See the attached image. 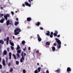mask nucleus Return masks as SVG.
I'll return each instance as SVG.
<instances>
[{"label":"nucleus","instance_id":"obj_1","mask_svg":"<svg viewBox=\"0 0 73 73\" xmlns=\"http://www.w3.org/2000/svg\"><path fill=\"white\" fill-rule=\"evenodd\" d=\"M21 55H22V57L20 59V62H23V61H24L25 60L24 57V53H23V52H22L21 53Z\"/></svg>","mask_w":73,"mask_h":73},{"label":"nucleus","instance_id":"obj_2","mask_svg":"<svg viewBox=\"0 0 73 73\" xmlns=\"http://www.w3.org/2000/svg\"><path fill=\"white\" fill-rule=\"evenodd\" d=\"M10 17V15L9 14H6L5 15H4V17L5 19L6 20H7L8 19V17Z\"/></svg>","mask_w":73,"mask_h":73},{"label":"nucleus","instance_id":"obj_3","mask_svg":"<svg viewBox=\"0 0 73 73\" xmlns=\"http://www.w3.org/2000/svg\"><path fill=\"white\" fill-rule=\"evenodd\" d=\"M55 40L56 41V42L58 44H61V41H60V40H59V39H58L57 38H56L55 39Z\"/></svg>","mask_w":73,"mask_h":73},{"label":"nucleus","instance_id":"obj_4","mask_svg":"<svg viewBox=\"0 0 73 73\" xmlns=\"http://www.w3.org/2000/svg\"><path fill=\"white\" fill-rule=\"evenodd\" d=\"M24 3L26 6H28L29 7H31V4H29V3L27 2H25Z\"/></svg>","mask_w":73,"mask_h":73},{"label":"nucleus","instance_id":"obj_5","mask_svg":"<svg viewBox=\"0 0 73 73\" xmlns=\"http://www.w3.org/2000/svg\"><path fill=\"white\" fill-rule=\"evenodd\" d=\"M14 32H21V29L19 28H17L15 30Z\"/></svg>","mask_w":73,"mask_h":73},{"label":"nucleus","instance_id":"obj_6","mask_svg":"<svg viewBox=\"0 0 73 73\" xmlns=\"http://www.w3.org/2000/svg\"><path fill=\"white\" fill-rule=\"evenodd\" d=\"M61 71V70L60 68H58L57 70L54 71L55 72H56V73H60V71Z\"/></svg>","mask_w":73,"mask_h":73},{"label":"nucleus","instance_id":"obj_7","mask_svg":"<svg viewBox=\"0 0 73 73\" xmlns=\"http://www.w3.org/2000/svg\"><path fill=\"white\" fill-rule=\"evenodd\" d=\"M72 71V70L70 67H68L67 69V72H71Z\"/></svg>","mask_w":73,"mask_h":73},{"label":"nucleus","instance_id":"obj_8","mask_svg":"<svg viewBox=\"0 0 73 73\" xmlns=\"http://www.w3.org/2000/svg\"><path fill=\"white\" fill-rule=\"evenodd\" d=\"M4 21H5V19H4V18H3V19H1L0 20V23H3Z\"/></svg>","mask_w":73,"mask_h":73},{"label":"nucleus","instance_id":"obj_9","mask_svg":"<svg viewBox=\"0 0 73 73\" xmlns=\"http://www.w3.org/2000/svg\"><path fill=\"white\" fill-rule=\"evenodd\" d=\"M9 41V44H11V46H14V43H13L12 42H11L12 41L11 40H10Z\"/></svg>","mask_w":73,"mask_h":73},{"label":"nucleus","instance_id":"obj_10","mask_svg":"<svg viewBox=\"0 0 73 73\" xmlns=\"http://www.w3.org/2000/svg\"><path fill=\"white\" fill-rule=\"evenodd\" d=\"M3 54L4 55H7V51L6 50H4L3 52Z\"/></svg>","mask_w":73,"mask_h":73},{"label":"nucleus","instance_id":"obj_11","mask_svg":"<svg viewBox=\"0 0 73 73\" xmlns=\"http://www.w3.org/2000/svg\"><path fill=\"white\" fill-rule=\"evenodd\" d=\"M9 23H10V21L8 20L6 22V25L7 26H8L9 24Z\"/></svg>","mask_w":73,"mask_h":73},{"label":"nucleus","instance_id":"obj_12","mask_svg":"<svg viewBox=\"0 0 73 73\" xmlns=\"http://www.w3.org/2000/svg\"><path fill=\"white\" fill-rule=\"evenodd\" d=\"M31 20L32 19L29 17L27 18V20L28 21H31Z\"/></svg>","mask_w":73,"mask_h":73},{"label":"nucleus","instance_id":"obj_13","mask_svg":"<svg viewBox=\"0 0 73 73\" xmlns=\"http://www.w3.org/2000/svg\"><path fill=\"white\" fill-rule=\"evenodd\" d=\"M47 33H46V35L47 36H49L50 35V32H49V31H47Z\"/></svg>","mask_w":73,"mask_h":73},{"label":"nucleus","instance_id":"obj_14","mask_svg":"<svg viewBox=\"0 0 73 73\" xmlns=\"http://www.w3.org/2000/svg\"><path fill=\"white\" fill-rule=\"evenodd\" d=\"M19 24V22L18 21H17L15 22V26H17V25Z\"/></svg>","mask_w":73,"mask_h":73},{"label":"nucleus","instance_id":"obj_15","mask_svg":"<svg viewBox=\"0 0 73 73\" xmlns=\"http://www.w3.org/2000/svg\"><path fill=\"white\" fill-rule=\"evenodd\" d=\"M9 59L10 60H11V56L12 55V53H11V52H9Z\"/></svg>","mask_w":73,"mask_h":73},{"label":"nucleus","instance_id":"obj_16","mask_svg":"<svg viewBox=\"0 0 73 73\" xmlns=\"http://www.w3.org/2000/svg\"><path fill=\"white\" fill-rule=\"evenodd\" d=\"M4 42L3 41V40H0V43L2 44H4Z\"/></svg>","mask_w":73,"mask_h":73},{"label":"nucleus","instance_id":"obj_17","mask_svg":"<svg viewBox=\"0 0 73 73\" xmlns=\"http://www.w3.org/2000/svg\"><path fill=\"white\" fill-rule=\"evenodd\" d=\"M61 44H58L57 45L58 49H60L61 48Z\"/></svg>","mask_w":73,"mask_h":73},{"label":"nucleus","instance_id":"obj_18","mask_svg":"<svg viewBox=\"0 0 73 73\" xmlns=\"http://www.w3.org/2000/svg\"><path fill=\"white\" fill-rule=\"evenodd\" d=\"M40 25V23L39 22H38L36 24V26H39Z\"/></svg>","mask_w":73,"mask_h":73},{"label":"nucleus","instance_id":"obj_19","mask_svg":"<svg viewBox=\"0 0 73 73\" xmlns=\"http://www.w3.org/2000/svg\"><path fill=\"white\" fill-rule=\"evenodd\" d=\"M52 51H53L54 52V51L55 50L56 48H55V47H54V46H53V47H52Z\"/></svg>","mask_w":73,"mask_h":73},{"label":"nucleus","instance_id":"obj_20","mask_svg":"<svg viewBox=\"0 0 73 73\" xmlns=\"http://www.w3.org/2000/svg\"><path fill=\"white\" fill-rule=\"evenodd\" d=\"M46 44L47 45H50V42H47L46 43Z\"/></svg>","mask_w":73,"mask_h":73},{"label":"nucleus","instance_id":"obj_21","mask_svg":"<svg viewBox=\"0 0 73 73\" xmlns=\"http://www.w3.org/2000/svg\"><path fill=\"white\" fill-rule=\"evenodd\" d=\"M25 41L24 40H23L22 42V44L23 45H25Z\"/></svg>","mask_w":73,"mask_h":73},{"label":"nucleus","instance_id":"obj_22","mask_svg":"<svg viewBox=\"0 0 73 73\" xmlns=\"http://www.w3.org/2000/svg\"><path fill=\"white\" fill-rule=\"evenodd\" d=\"M3 66H5V65H6L5 63V61H3Z\"/></svg>","mask_w":73,"mask_h":73},{"label":"nucleus","instance_id":"obj_23","mask_svg":"<svg viewBox=\"0 0 73 73\" xmlns=\"http://www.w3.org/2000/svg\"><path fill=\"white\" fill-rule=\"evenodd\" d=\"M38 72H40L41 71V67H39L38 68Z\"/></svg>","mask_w":73,"mask_h":73},{"label":"nucleus","instance_id":"obj_24","mask_svg":"<svg viewBox=\"0 0 73 73\" xmlns=\"http://www.w3.org/2000/svg\"><path fill=\"white\" fill-rule=\"evenodd\" d=\"M15 32V35H18V34H19V33H19V32Z\"/></svg>","mask_w":73,"mask_h":73},{"label":"nucleus","instance_id":"obj_25","mask_svg":"<svg viewBox=\"0 0 73 73\" xmlns=\"http://www.w3.org/2000/svg\"><path fill=\"white\" fill-rule=\"evenodd\" d=\"M38 40L39 42H40L41 41V38H38Z\"/></svg>","mask_w":73,"mask_h":73},{"label":"nucleus","instance_id":"obj_26","mask_svg":"<svg viewBox=\"0 0 73 73\" xmlns=\"http://www.w3.org/2000/svg\"><path fill=\"white\" fill-rule=\"evenodd\" d=\"M17 50H18V49H19L20 48V47L19 46V45H17Z\"/></svg>","mask_w":73,"mask_h":73},{"label":"nucleus","instance_id":"obj_27","mask_svg":"<svg viewBox=\"0 0 73 73\" xmlns=\"http://www.w3.org/2000/svg\"><path fill=\"white\" fill-rule=\"evenodd\" d=\"M13 68H11L10 70V72H13Z\"/></svg>","mask_w":73,"mask_h":73},{"label":"nucleus","instance_id":"obj_28","mask_svg":"<svg viewBox=\"0 0 73 73\" xmlns=\"http://www.w3.org/2000/svg\"><path fill=\"white\" fill-rule=\"evenodd\" d=\"M16 55L18 58L20 57V54H17Z\"/></svg>","mask_w":73,"mask_h":73},{"label":"nucleus","instance_id":"obj_29","mask_svg":"<svg viewBox=\"0 0 73 73\" xmlns=\"http://www.w3.org/2000/svg\"><path fill=\"white\" fill-rule=\"evenodd\" d=\"M13 57H14L15 60H16V56L14 54H13Z\"/></svg>","mask_w":73,"mask_h":73},{"label":"nucleus","instance_id":"obj_30","mask_svg":"<svg viewBox=\"0 0 73 73\" xmlns=\"http://www.w3.org/2000/svg\"><path fill=\"white\" fill-rule=\"evenodd\" d=\"M19 62L18 61H17L16 62V65H19Z\"/></svg>","mask_w":73,"mask_h":73},{"label":"nucleus","instance_id":"obj_31","mask_svg":"<svg viewBox=\"0 0 73 73\" xmlns=\"http://www.w3.org/2000/svg\"><path fill=\"white\" fill-rule=\"evenodd\" d=\"M17 53H21V50H19L17 51Z\"/></svg>","mask_w":73,"mask_h":73},{"label":"nucleus","instance_id":"obj_32","mask_svg":"<svg viewBox=\"0 0 73 73\" xmlns=\"http://www.w3.org/2000/svg\"><path fill=\"white\" fill-rule=\"evenodd\" d=\"M11 48L12 50H14V47H13V46H11Z\"/></svg>","mask_w":73,"mask_h":73},{"label":"nucleus","instance_id":"obj_33","mask_svg":"<svg viewBox=\"0 0 73 73\" xmlns=\"http://www.w3.org/2000/svg\"><path fill=\"white\" fill-rule=\"evenodd\" d=\"M23 73H26V70L25 69L23 70Z\"/></svg>","mask_w":73,"mask_h":73},{"label":"nucleus","instance_id":"obj_34","mask_svg":"<svg viewBox=\"0 0 73 73\" xmlns=\"http://www.w3.org/2000/svg\"><path fill=\"white\" fill-rule=\"evenodd\" d=\"M4 16V14H0V17H1L2 16Z\"/></svg>","mask_w":73,"mask_h":73},{"label":"nucleus","instance_id":"obj_35","mask_svg":"<svg viewBox=\"0 0 73 73\" xmlns=\"http://www.w3.org/2000/svg\"><path fill=\"white\" fill-rule=\"evenodd\" d=\"M28 1L30 3H31V1H33V0H28Z\"/></svg>","mask_w":73,"mask_h":73},{"label":"nucleus","instance_id":"obj_36","mask_svg":"<svg viewBox=\"0 0 73 73\" xmlns=\"http://www.w3.org/2000/svg\"><path fill=\"white\" fill-rule=\"evenodd\" d=\"M9 37H7L6 41H9Z\"/></svg>","mask_w":73,"mask_h":73},{"label":"nucleus","instance_id":"obj_37","mask_svg":"<svg viewBox=\"0 0 73 73\" xmlns=\"http://www.w3.org/2000/svg\"><path fill=\"white\" fill-rule=\"evenodd\" d=\"M8 65L9 66H10L11 65V62H9L8 64Z\"/></svg>","mask_w":73,"mask_h":73},{"label":"nucleus","instance_id":"obj_38","mask_svg":"<svg viewBox=\"0 0 73 73\" xmlns=\"http://www.w3.org/2000/svg\"><path fill=\"white\" fill-rule=\"evenodd\" d=\"M35 73H38V71L37 70H35L34 71Z\"/></svg>","mask_w":73,"mask_h":73},{"label":"nucleus","instance_id":"obj_39","mask_svg":"<svg viewBox=\"0 0 73 73\" xmlns=\"http://www.w3.org/2000/svg\"><path fill=\"white\" fill-rule=\"evenodd\" d=\"M37 37L38 38H40V35H39L37 34Z\"/></svg>","mask_w":73,"mask_h":73},{"label":"nucleus","instance_id":"obj_40","mask_svg":"<svg viewBox=\"0 0 73 73\" xmlns=\"http://www.w3.org/2000/svg\"><path fill=\"white\" fill-rule=\"evenodd\" d=\"M37 37L38 38H40V35H39L37 34Z\"/></svg>","mask_w":73,"mask_h":73},{"label":"nucleus","instance_id":"obj_41","mask_svg":"<svg viewBox=\"0 0 73 73\" xmlns=\"http://www.w3.org/2000/svg\"><path fill=\"white\" fill-rule=\"evenodd\" d=\"M55 33H56V34H58V31H57L56 30L54 31Z\"/></svg>","mask_w":73,"mask_h":73},{"label":"nucleus","instance_id":"obj_42","mask_svg":"<svg viewBox=\"0 0 73 73\" xmlns=\"http://www.w3.org/2000/svg\"><path fill=\"white\" fill-rule=\"evenodd\" d=\"M57 34H56V33H54V36H57Z\"/></svg>","mask_w":73,"mask_h":73},{"label":"nucleus","instance_id":"obj_43","mask_svg":"<svg viewBox=\"0 0 73 73\" xmlns=\"http://www.w3.org/2000/svg\"><path fill=\"white\" fill-rule=\"evenodd\" d=\"M56 45H57V44L56 43H54L53 44V45L55 46H56Z\"/></svg>","mask_w":73,"mask_h":73},{"label":"nucleus","instance_id":"obj_44","mask_svg":"<svg viewBox=\"0 0 73 73\" xmlns=\"http://www.w3.org/2000/svg\"><path fill=\"white\" fill-rule=\"evenodd\" d=\"M23 51H25V50H27V47H25V48L23 49Z\"/></svg>","mask_w":73,"mask_h":73},{"label":"nucleus","instance_id":"obj_45","mask_svg":"<svg viewBox=\"0 0 73 73\" xmlns=\"http://www.w3.org/2000/svg\"><path fill=\"white\" fill-rule=\"evenodd\" d=\"M50 38H52V37H53V35H50Z\"/></svg>","mask_w":73,"mask_h":73},{"label":"nucleus","instance_id":"obj_46","mask_svg":"<svg viewBox=\"0 0 73 73\" xmlns=\"http://www.w3.org/2000/svg\"><path fill=\"white\" fill-rule=\"evenodd\" d=\"M9 41V40H7L6 43H7V45L8 44Z\"/></svg>","mask_w":73,"mask_h":73},{"label":"nucleus","instance_id":"obj_47","mask_svg":"<svg viewBox=\"0 0 73 73\" xmlns=\"http://www.w3.org/2000/svg\"><path fill=\"white\" fill-rule=\"evenodd\" d=\"M0 69H2V65L1 64H0Z\"/></svg>","mask_w":73,"mask_h":73},{"label":"nucleus","instance_id":"obj_48","mask_svg":"<svg viewBox=\"0 0 73 73\" xmlns=\"http://www.w3.org/2000/svg\"><path fill=\"white\" fill-rule=\"evenodd\" d=\"M36 53H39V51L38 50H37L36 51Z\"/></svg>","mask_w":73,"mask_h":73},{"label":"nucleus","instance_id":"obj_49","mask_svg":"<svg viewBox=\"0 0 73 73\" xmlns=\"http://www.w3.org/2000/svg\"><path fill=\"white\" fill-rule=\"evenodd\" d=\"M11 13L12 15H14V13H13V11L11 12Z\"/></svg>","mask_w":73,"mask_h":73},{"label":"nucleus","instance_id":"obj_50","mask_svg":"<svg viewBox=\"0 0 73 73\" xmlns=\"http://www.w3.org/2000/svg\"><path fill=\"white\" fill-rule=\"evenodd\" d=\"M46 73H49V71L48 70H47L46 71Z\"/></svg>","mask_w":73,"mask_h":73},{"label":"nucleus","instance_id":"obj_51","mask_svg":"<svg viewBox=\"0 0 73 73\" xmlns=\"http://www.w3.org/2000/svg\"><path fill=\"white\" fill-rule=\"evenodd\" d=\"M7 52H9V47L7 48Z\"/></svg>","mask_w":73,"mask_h":73},{"label":"nucleus","instance_id":"obj_52","mask_svg":"<svg viewBox=\"0 0 73 73\" xmlns=\"http://www.w3.org/2000/svg\"><path fill=\"white\" fill-rule=\"evenodd\" d=\"M40 29L41 30H43L44 29H43V28L42 27H40Z\"/></svg>","mask_w":73,"mask_h":73},{"label":"nucleus","instance_id":"obj_53","mask_svg":"<svg viewBox=\"0 0 73 73\" xmlns=\"http://www.w3.org/2000/svg\"><path fill=\"white\" fill-rule=\"evenodd\" d=\"M22 6L23 7H25V4H23L22 5Z\"/></svg>","mask_w":73,"mask_h":73},{"label":"nucleus","instance_id":"obj_54","mask_svg":"<svg viewBox=\"0 0 73 73\" xmlns=\"http://www.w3.org/2000/svg\"><path fill=\"white\" fill-rule=\"evenodd\" d=\"M53 32H51V35H53Z\"/></svg>","mask_w":73,"mask_h":73},{"label":"nucleus","instance_id":"obj_55","mask_svg":"<svg viewBox=\"0 0 73 73\" xmlns=\"http://www.w3.org/2000/svg\"><path fill=\"white\" fill-rule=\"evenodd\" d=\"M60 35H58L57 36V37H60Z\"/></svg>","mask_w":73,"mask_h":73},{"label":"nucleus","instance_id":"obj_56","mask_svg":"<svg viewBox=\"0 0 73 73\" xmlns=\"http://www.w3.org/2000/svg\"><path fill=\"white\" fill-rule=\"evenodd\" d=\"M26 55H27V54H26V53H24V56L25 57Z\"/></svg>","mask_w":73,"mask_h":73},{"label":"nucleus","instance_id":"obj_57","mask_svg":"<svg viewBox=\"0 0 73 73\" xmlns=\"http://www.w3.org/2000/svg\"><path fill=\"white\" fill-rule=\"evenodd\" d=\"M28 50H31V47H29L28 48Z\"/></svg>","mask_w":73,"mask_h":73},{"label":"nucleus","instance_id":"obj_58","mask_svg":"<svg viewBox=\"0 0 73 73\" xmlns=\"http://www.w3.org/2000/svg\"><path fill=\"white\" fill-rule=\"evenodd\" d=\"M16 20H17V21H19V19H18V18H17L16 19Z\"/></svg>","mask_w":73,"mask_h":73},{"label":"nucleus","instance_id":"obj_59","mask_svg":"<svg viewBox=\"0 0 73 73\" xmlns=\"http://www.w3.org/2000/svg\"><path fill=\"white\" fill-rule=\"evenodd\" d=\"M1 9H3V7H1Z\"/></svg>","mask_w":73,"mask_h":73},{"label":"nucleus","instance_id":"obj_60","mask_svg":"<svg viewBox=\"0 0 73 73\" xmlns=\"http://www.w3.org/2000/svg\"><path fill=\"white\" fill-rule=\"evenodd\" d=\"M1 61V57L0 56V61Z\"/></svg>","mask_w":73,"mask_h":73},{"label":"nucleus","instance_id":"obj_61","mask_svg":"<svg viewBox=\"0 0 73 73\" xmlns=\"http://www.w3.org/2000/svg\"><path fill=\"white\" fill-rule=\"evenodd\" d=\"M1 32H2L1 30V29H0V33H1Z\"/></svg>","mask_w":73,"mask_h":73},{"label":"nucleus","instance_id":"obj_62","mask_svg":"<svg viewBox=\"0 0 73 73\" xmlns=\"http://www.w3.org/2000/svg\"><path fill=\"white\" fill-rule=\"evenodd\" d=\"M12 22L11 21L10 23H9V24H11H11H12Z\"/></svg>","mask_w":73,"mask_h":73},{"label":"nucleus","instance_id":"obj_63","mask_svg":"<svg viewBox=\"0 0 73 73\" xmlns=\"http://www.w3.org/2000/svg\"><path fill=\"white\" fill-rule=\"evenodd\" d=\"M4 41H6V39L5 38L4 39Z\"/></svg>","mask_w":73,"mask_h":73},{"label":"nucleus","instance_id":"obj_64","mask_svg":"<svg viewBox=\"0 0 73 73\" xmlns=\"http://www.w3.org/2000/svg\"><path fill=\"white\" fill-rule=\"evenodd\" d=\"M37 65H38V66L39 65V63H37Z\"/></svg>","mask_w":73,"mask_h":73}]
</instances>
